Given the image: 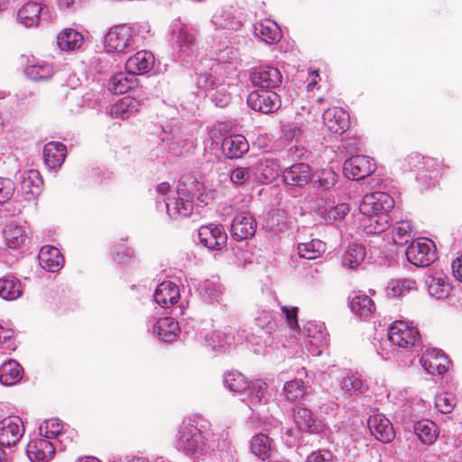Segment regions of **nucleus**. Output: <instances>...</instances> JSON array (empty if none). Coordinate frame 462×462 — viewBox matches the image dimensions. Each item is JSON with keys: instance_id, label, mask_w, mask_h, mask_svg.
<instances>
[{"instance_id": "a211bd4d", "label": "nucleus", "mask_w": 462, "mask_h": 462, "mask_svg": "<svg viewBox=\"0 0 462 462\" xmlns=\"http://www.w3.org/2000/svg\"><path fill=\"white\" fill-rule=\"evenodd\" d=\"M154 65V57L152 52L141 51L130 57L125 62V69L134 77L149 72Z\"/></svg>"}, {"instance_id": "1a4fd4ad", "label": "nucleus", "mask_w": 462, "mask_h": 462, "mask_svg": "<svg viewBox=\"0 0 462 462\" xmlns=\"http://www.w3.org/2000/svg\"><path fill=\"white\" fill-rule=\"evenodd\" d=\"M131 28L126 25H116L106 35L105 44L107 51L125 52L132 45Z\"/></svg>"}, {"instance_id": "052dcab7", "label": "nucleus", "mask_w": 462, "mask_h": 462, "mask_svg": "<svg viewBox=\"0 0 462 462\" xmlns=\"http://www.w3.org/2000/svg\"><path fill=\"white\" fill-rule=\"evenodd\" d=\"M0 345L4 350L14 351L16 348L15 338L12 331H5L1 335Z\"/></svg>"}, {"instance_id": "393cba45", "label": "nucleus", "mask_w": 462, "mask_h": 462, "mask_svg": "<svg viewBox=\"0 0 462 462\" xmlns=\"http://www.w3.org/2000/svg\"><path fill=\"white\" fill-rule=\"evenodd\" d=\"M23 376V368L15 360L10 359L0 365V382L6 386L14 385Z\"/></svg>"}, {"instance_id": "bb28decb", "label": "nucleus", "mask_w": 462, "mask_h": 462, "mask_svg": "<svg viewBox=\"0 0 462 462\" xmlns=\"http://www.w3.org/2000/svg\"><path fill=\"white\" fill-rule=\"evenodd\" d=\"M425 283L428 287L429 293L437 299L445 298L449 294L450 285L447 276L442 273L427 276Z\"/></svg>"}, {"instance_id": "7c9ffc66", "label": "nucleus", "mask_w": 462, "mask_h": 462, "mask_svg": "<svg viewBox=\"0 0 462 462\" xmlns=\"http://www.w3.org/2000/svg\"><path fill=\"white\" fill-rule=\"evenodd\" d=\"M413 430L421 443L425 445L433 444L439 434L437 425L429 420L417 421L414 424Z\"/></svg>"}, {"instance_id": "412c9836", "label": "nucleus", "mask_w": 462, "mask_h": 462, "mask_svg": "<svg viewBox=\"0 0 462 462\" xmlns=\"http://www.w3.org/2000/svg\"><path fill=\"white\" fill-rule=\"evenodd\" d=\"M252 81L254 86L262 88H275L282 84V76L278 69L264 67L253 73Z\"/></svg>"}, {"instance_id": "f704fd0d", "label": "nucleus", "mask_w": 462, "mask_h": 462, "mask_svg": "<svg viewBox=\"0 0 462 462\" xmlns=\"http://www.w3.org/2000/svg\"><path fill=\"white\" fill-rule=\"evenodd\" d=\"M248 402L252 408L265 404L268 401V386L262 380H256L250 384Z\"/></svg>"}, {"instance_id": "0e129e2a", "label": "nucleus", "mask_w": 462, "mask_h": 462, "mask_svg": "<svg viewBox=\"0 0 462 462\" xmlns=\"http://www.w3.org/2000/svg\"><path fill=\"white\" fill-rule=\"evenodd\" d=\"M348 212V207L346 204H339L330 210V214L332 215L334 219L342 218Z\"/></svg>"}, {"instance_id": "ddd939ff", "label": "nucleus", "mask_w": 462, "mask_h": 462, "mask_svg": "<svg viewBox=\"0 0 462 462\" xmlns=\"http://www.w3.org/2000/svg\"><path fill=\"white\" fill-rule=\"evenodd\" d=\"M294 420L299 429L312 434L323 432L325 425L314 413L306 407H298L294 411Z\"/></svg>"}, {"instance_id": "0eeeda50", "label": "nucleus", "mask_w": 462, "mask_h": 462, "mask_svg": "<svg viewBox=\"0 0 462 462\" xmlns=\"http://www.w3.org/2000/svg\"><path fill=\"white\" fill-rule=\"evenodd\" d=\"M179 442L180 447L191 455H201L209 448L202 432L195 427L186 426L183 428L180 431Z\"/></svg>"}, {"instance_id": "37998d69", "label": "nucleus", "mask_w": 462, "mask_h": 462, "mask_svg": "<svg viewBox=\"0 0 462 462\" xmlns=\"http://www.w3.org/2000/svg\"><path fill=\"white\" fill-rule=\"evenodd\" d=\"M283 394L289 402L301 400L307 394V386L302 380L293 379L284 383Z\"/></svg>"}, {"instance_id": "c03bdc74", "label": "nucleus", "mask_w": 462, "mask_h": 462, "mask_svg": "<svg viewBox=\"0 0 462 462\" xmlns=\"http://www.w3.org/2000/svg\"><path fill=\"white\" fill-rule=\"evenodd\" d=\"M25 74L33 81H47L55 75L53 67L48 64H32L26 67Z\"/></svg>"}, {"instance_id": "4468645a", "label": "nucleus", "mask_w": 462, "mask_h": 462, "mask_svg": "<svg viewBox=\"0 0 462 462\" xmlns=\"http://www.w3.org/2000/svg\"><path fill=\"white\" fill-rule=\"evenodd\" d=\"M311 168L308 163L296 162L282 171V179L288 185L301 187L311 180Z\"/></svg>"}, {"instance_id": "72a5a7b5", "label": "nucleus", "mask_w": 462, "mask_h": 462, "mask_svg": "<svg viewBox=\"0 0 462 462\" xmlns=\"http://www.w3.org/2000/svg\"><path fill=\"white\" fill-rule=\"evenodd\" d=\"M139 103L131 97L118 100L111 108V115L122 119H128L138 111Z\"/></svg>"}, {"instance_id": "774afa93", "label": "nucleus", "mask_w": 462, "mask_h": 462, "mask_svg": "<svg viewBox=\"0 0 462 462\" xmlns=\"http://www.w3.org/2000/svg\"><path fill=\"white\" fill-rule=\"evenodd\" d=\"M128 462H149V460L146 459L145 457H134L131 460H129Z\"/></svg>"}, {"instance_id": "864d4df0", "label": "nucleus", "mask_w": 462, "mask_h": 462, "mask_svg": "<svg viewBox=\"0 0 462 462\" xmlns=\"http://www.w3.org/2000/svg\"><path fill=\"white\" fill-rule=\"evenodd\" d=\"M456 405L455 397L447 393H440L435 398V407L444 414L450 413Z\"/></svg>"}, {"instance_id": "bf43d9fd", "label": "nucleus", "mask_w": 462, "mask_h": 462, "mask_svg": "<svg viewBox=\"0 0 462 462\" xmlns=\"http://www.w3.org/2000/svg\"><path fill=\"white\" fill-rule=\"evenodd\" d=\"M14 189V183L9 179L0 178V204L11 199Z\"/></svg>"}, {"instance_id": "3c124183", "label": "nucleus", "mask_w": 462, "mask_h": 462, "mask_svg": "<svg viewBox=\"0 0 462 462\" xmlns=\"http://www.w3.org/2000/svg\"><path fill=\"white\" fill-rule=\"evenodd\" d=\"M369 222L365 226L367 233L380 234L386 230L388 227V215L387 213L374 215V217H366Z\"/></svg>"}, {"instance_id": "c756f323", "label": "nucleus", "mask_w": 462, "mask_h": 462, "mask_svg": "<svg viewBox=\"0 0 462 462\" xmlns=\"http://www.w3.org/2000/svg\"><path fill=\"white\" fill-rule=\"evenodd\" d=\"M42 178L37 170L31 169L22 176L21 189L27 194L32 196L39 195L42 192Z\"/></svg>"}, {"instance_id": "58836bf2", "label": "nucleus", "mask_w": 462, "mask_h": 462, "mask_svg": "<svg viewBox=\"0 0 462 462\" xmlns=\"http://www.w3.org/2000/svg\"><path fill=\"white\" fill-rule=\"evenodd\" d=\"M82 41V35L73 29H65L57 37L58 46L62 51L75 50L80 47Z\"/></svg>"}, {"instance_id": "6e6552de", "label": "nucleus", "mask_w": 462, "mask_h": 462, "mask_svg": "<svg viewBox=\"0 0 462 462\" xmlns=\"http://www.w3.org/2000/svg\"><path fill=\"white\" fill-rule=\"evenodd\" d=\"M343 171L347 178L359 180L371 175L375 171V165L370 157L356 155L344 162Z\"/></svg>"}, {"instance_id": "09e8293b", "label": "nucleus", "mask_w": 462, "mask_h": 462, "mask_svg": "<svg viewBox=\"0 0 462 462\" xmlns=\"http://www.w3.org/2000/svg\"><path fill=\"white\" fill-rule=\"evenodd\" d=\"M5 244L10 248L19 247L24 241L23 229L14 224H10L4 230Z\"/></svg>"}, {"instance_id": "f257e3e1", "label": "nucleus", "mask_w": 462, "mask_h": 462, "mask_svg": "<svg viewBox=\"0 0 462 462\" xmlns=\"http://www.w3.org/2000/svg\"><path fill=\"white\" fill-rule=\"evenodd\" d=\"M407 260L417 267L430 265L436 259L435 246L430 240L412 241L406 250Z\"/></svg>"}, {"instance_id": "4d7b16f0", "label": "nucleus", "mask_w": 462, "mask_h": 462, "mask_svg": "<svg viewBox=\"0 0 462 462\" xmlns=\"http://www.w3.org/2000/svg\"><path fill=\"white\" fill-rule=\"evenodd\" d=\"M178 42L181 51L192 50L196 43L195 34L187 29L181 28L178 35Z\"/></svg>"}, {"instance_id": "a19ab883", "label": "nucleus", "mask_w": 462, "mask_h": 462, "mask_svg": "<svg viewBox=\"0 0 462 462\" xmlns=\"http://www.w3.org/2000/svg\"><path fill=\"white\" fill-rule=\"evenodd\" d=\"M250 448L257 457L266 460L271 456L272 442L267 435L260 433L252 438Z\"/></svg>"}, {"instance_id": "49530a36", "label": "nucleus", "mask_w": 462, "mask_h": 462, "mask_svg": "<svg viewBox=\"0 0 462 462\" xmlns=\"http://www.w3.org/2000/svg\"><path fill=\"white\" fill-rule=\"evenodd\" d=\"M225 383L230 391L242 393L250 388V383L244 374L237 371L228 372L225 375Z\"/></svg>"}, {"instance_id": "680f3d73", "label": "nucleus", "mask_w": 462, "mask_h": 462, "mask_svg": "<svg viewBox=\"0 0 462 462\" xmlns=\"http://www.w3.org/2000/svg\"><path fill=\"white\" fill-rule=\"evenodd\" d=\"M307 462H333V457L328 450H319L312 452Z\"/></svg>"}, {"instance_id": "c85d7f7f", "label": "nucleus", "mask_w": 462, "mask_h": 462, "mask_svg": "<svg viewBox=\"0 0 462 462\" xmlns=\"http://www.w3.org/2000/svg\"><path fill=\"white\" fill-rule=\"evenodd\" d=\"M40 434L46 439H58L60 443L69 439L68 430H64L62 423L58 419H50L44 421L40 426Z\"/></svg>"}, {"instance_id": "9d476101", "label": "nucleus", "mask_w": 462, "mask_h": 462, "mask_svg": "<svg viewBox=\"0 0 462 462\" xmlns=\"http://www.w3.org/2000/svg\"><path fill=\"white\" fill-rule=\"evenodd\" d=\"M323 124L332 134H342L350 126L349 115L341 107L328 108L323 113Z\"/></svg>"}, {"instance_id": "a18cd8bd", "label": "nucleus", "mask_w": 462, "mask_h": 462, "mask_svg": "<svg viewBox=\"0 0 462 462\" xmlns=\"http://www.w3.org/2000/svg\"><path fill=\"white\" fill-rule=\"evenodd\" d=\"M256 173L265 182H272L278 176L277 164L268 158H262L255 166Z\"/></svg>"}, {"instance_id": "b1692460", "label": "nucleus", "mask_w": 462, "mask_h": 462, "mask_svg": "<svg viewBox=\"0 0 462 462\" xmlns=\"http://www.w3.org/2000/svg\"><path fill=\"white\" fill-rule=\"evenodd\" d=\"M180 332L178 322L171 317L159 319L153 328V333H156L159 338L165 342L174 341Z\"/></svg>"}, {"instance_id": "338daca9", "label": "nucleus", "mask_w": 462, "mask_h": 462, "mask_svg": "<svg viewBox=\"0 0 462 462\" xmlns=\"http://www.w3.org/2000/svg\"><path fill=\"white\" fill-rule=\"evenodd\" d=\"M156 189H157L158 193H160L162 195H166L171 191V184L168 182H162L157 185Z\"/></svg>"}, {"instance_id": "6ab92c4d", "label": "nucleus", "mask_w": 462, "mask_h": 462, "mask_svg": "<svg viewBox=\"0 0 462 462\" xmlns=\"http://www.w3.org/2000/svg\"><path fill=\"white\" fill-rule=\"evenodd\" d=\"M180 289L172 282L165 281L160 283L154 291V300L162 308L168 309L180 300Z\"/></svg>"}, {"instance_id": "8fccbe9b", "label": "nucleus", "mask_w": 462, "mask_h": 462, "mask_svg": "<svg viewBox=\"0 0 462 462\" xmlns=\"http://www.w3.org/2000/svg\"><path fill=\"white\" fill-rule=\"evenodd\" d=\"M416 289V282L411 279L393 280L388 285L389 294L393 297H402Z\"/></svg>"}, {"instance_id": "5fc2aeb1", "label": "nucleus", "mask_w": 462, "mask_h": 462, "mask_svg": "<svg viewBox=\"0 0 462 462\" xmlns=\"http://www.w3.org/2000/svg\"><path fill=\"white\" fill-rule=\"evenodd\" d=\"M111 254L113 259L118 263H128L129 260L134 257L133 250L122 243L115 245L112 248Z\"/></svg>"}, {"instance_id": "4be33fe9", "label": "nucleus", "mask_w": 462, "mask_h": 462, "mask_svg": "<svg viewBox=\"0 0 462 462\" xmlns=\"http://www.w3.org/2000/svg\"><path fill=\"white\" fill-rule=\"evenodd\" d=\"M222 149L227 158L238 159L248 152L249 144L244 135L236 134L224 139Z\"/></svg>"}, {"instance_id": "20e7f679", "label": "nucleus", "mask_w": 462, "mask_h": 462, "mask_svg": "<svg viewBox=\"0 0 462 462\" xmlns=\"http://www.w3.org/2000/svg\"><path fill=\"white\" fill-rule=\"evenodd\" d=\"M24 434V425L18 416H8L0 420V445L15 446Z\"/></svg>"}, {"instance_id": "c9c22d12", "label": "nucleus", "mask_w": 462, "mask_h": 462, "mask_svg": "<svg viewBox=\"0 0 462 462\" xmlns=\"http://www.w3.org/2000/svg\"><path fill=\"white\" fill-rule=\"evenodd\" d=\"M326 244L319 239H311L298 245V253L301 258L314 260L320 257L326 251Z\"/></svg>"}, {"instance_id": "f3484780", "label": "nucleus", "mask_w": 462, "mask_h": 462, "mask_svg": "<svg viewBox=\"0 0 462 462\" xmlns=\"http://www.w3.org/2000/svg\"><path fill=\"white\" fill-rule=\"evenodd\" d=\"M204 185L193 173H186L179 180L177 193L182 200H192L202 195Z\"/></svg>"}, {"instance_id": "9b49d317", "label": "nucleus", "mask_w": 462, "mask_h": 462, "mask_svg": "<svg viewBox=\"0 0 462 462\" xmlns=\"http://www.w3.org/2000/svg\"><path fill=\"white\" fill-rule=\"evenodd\" d=\"M424 370L431 374H443L448 366V356L437 349H426L420 358Z\"/></svg>"}, {"instance_id": "2f4dec72", "label": "nucleus", "mask_w": 462, "mask_h": 462, "mask_svg": "<svg viewBox=\"0 0 462 462\" xmlns=\"http://www.w3.org/2000/svg\"><path fill=\"white\" fill-rule=\"evenodd\" d=\"M136 80L132 74L118 72L110 79L108 89L116 95H122L134 88Z\"/></svg>"}, {"instance_id": "473e14b6", "label": "nucleus", "mask_w": 462, "mask_h": 462, "mask_svg": "<svg viewBox=\"0 0 462 462\" xmlns=\"http://www.w3.org/2000/svg\"><path fill=\"white\" fill-rule=\"evenodd\" d=\"M351 310L359 317L367 318L375 310L373 300L361 292L356 293L350 300Z\"/></svg>"}, {"instance_id": "4c0bfd02", "label": "nucleus", "mask_w": 462, "mask_h": 462, "mask_svg": "<svg viewBox=\"0 0 462 462\" xmlns=\"http://www.w3.org/2000/svg\"><path fill=\"white\" fill-rule=\"evenodd\" d=\"M365 258V249L362 245H349L343 257V264L352 270L357 269Z\"/></svg>"}, {"instance_id": "aec40b11", "label": "nucleus", "mask_w": 462, "mask_h": 462, "mask_svg": "<svg viewBox=\"0 0 462 462\" xmlns=\"http://www.w3.org/2000/svg\"><path fill=\"white\" fill-rule=\"evenodd\" d=\"M40 265L48 272H58L64 264V258L60 250L53 245H44L39 252Z\"/></svg>"}, {"instance_id": "423d86ee", "label": "nucleus", "mask_w": 462, "mask_h": 462, "mask_svg": "<svg viewBox=\"0 0 462 462\" xmlns=\"http://www.w3.org/2000/svg\"><path fill=\"white\" fill-rule=\"evenodd\" d=\"M200 243L209 250L221 251L226 246L227 235L221 225L208 224L199 229Z\"/></svg>"}, {"instance_id": "ea45409f", "label": "nucleus", "mask_w": 462, "mask_h": 462, "mask_svg": "<svg viewBox=\"0 0 462 462\" xmlns=\"http://www.w3.org/2000/svg\"><path fill=\"white\" fill-rule=\"evenodd\" d=\"M42 7L35 2H27L18 12L21 22L27 27L33 26L38 23Z\"/></svg>"}, {"instance_id": "79ce46f5", "label": "nucleus", "mask_w": 462, "mask_h": 462, "mask_svg": "<svg viewBox=\"0 0 462 462\" xmlns=\"http://www.w3.org/2000/svg\"><path fill=\"white\" fill-rule=\"evenodd\" d=\"M393 240L394 244L399 245H405L412 241L413 226L410 221L397 222L392 231Z\"/></svg>"}, {"instance_id": "5701e85b", "label": "nucleus", "mask_w": 462, "mask_h": 462, "mask_svg": "<svg viewBox=\"0 0 462 462\" xmlns=\"http://www.w3.org/2000/svg\"><path fill=\"white\" fill-rule=\"evenodd\" d=\"M66 146L60 142H50L43 147L42 156L45 164L53 169L60 166L66 158Z\"/></svg>"}, {"instance_id": "a878e982", "label": "nucleus", "mask_w": 462, "mask_h": 462, "mask_svg": "<svg viewBox=\"0 0 462 462\" xmlns=\"http://www.w3.org/2000/svg\"><path fill=\"white\" fill-rule=\"evenodd\" d=\"M23 294V287L19 279L7 275L0 278V297L5 300H15Z\"/></svg>"}, {"instance_id": "7ed1b4c3", "label": "nucleus", "mask_w": 462, "mask_h": 462, "mask_svg": "<svg viewBox=\"0 0 462 462\" xmlns=\"http://www.w3.org/2000/svg\"><path fill=\"white\" fill-rule=\"evenodd\" d=\"M393 206V200L385 192H373L363 197L359 211L365 217L387 213Z\"/></svg>"}, {"instance_id": "39448f33", "label": "nucleus", "mask_w": 462, "mask_h": 462, "mask_svg": "<svg viewBox=\"0 0 462 462\" xmlns=\"http://www.w3.org/2000/svg\"><path fill=\"white\" fill-rule=\"evenodd\" d=\"M247 104L254 111L270 114L280 108L281 98L275 92L256 90L248 95Z\"/></svg>"}, {"instance_id": "f03ea898", "label": "nucleus", "mask_w": 462, "mask_h": 462, "mask_svg": "<svg viewBox=\"0 0 462 462\" xmlns=\"http://www.w3.org/2000/svg\"><path fill=\"white\" fill-rule=\"evenodd\" d=\"M419 337L417 328L402 320L394 321L388 331V339L392 345L408 350L414 346Z\"/></svg>"}, {"instance_id": "69168bd1", "label": "nucleus", "mask_w": 462, "mask_h": 462, "mask_svg": "<svg viewBox=\"0 0 462 462\" xmlns=\"http://www.w3.org/2000/svg\"><path fill=\"white\" fill-rule=\"evenodd\" d=\"M452 268L458 280L462 282V255L453 262Z\"/></svg>"}, {"instance_id": "e433bc0d", "label": "nucleus", "mask_w": 462, "mask_h": 462, "mask_svg": "<svg viewBox=\"0 0 462 462\" xmlns=\"http://www.w3.org/2000/svg\"><path fill=\"white\" fill-rule=\"evenodd\" d=\"M314 187L319 190H329L338 181V174L332 168H325L314 174Z\"/></svg>"}, {"instance_id": "f8f14e48", "label": "nucleus", "mask_w": 462, "mask_h": 462, "mask_svg": "<svg viewBox=\"0 0 462 462\" xmlns=\"http://www.w3.org/2000/svg\"><path fill=\"white\" fill-rule=\"evenodd\" d=\"M367 424L371 434L381 442L390 443L395 438L392 422L383 414L370 416Z\"/></svg>"}, {"instance_id": "e2e57ef3", "label": "nucleus", "mask_w": 462, "mask_h": 462, "mask_svg": "<svg viewBox=\"0 0 462 462\" xmlns=\"http://www.w3.org/2000/svg\"><path fill=\"white\" fill-rule=\"evenodd\" d=\"M420 164V155L418 153H411L408 155L402 162V168H410L411 170L418 168Z\"/></svg>"}, {"instance_id": "603ef678", "label": "nucleus", "mask_w": 462, "mask_h": 462, "mask_svg": "<svg viewBox=\"0 0 462 462\" xmlns=\"http://www.w3.org/2000/svg\"><path fill=\"white\" fill-rule=\"evenodd\" d=\"M192 200H182L180 197L172 202H166L167 211L180 217H187L192 208Z\"/></svg>"}, {"instance_id": "13d9d810", "label": "nucleus", "mask_w": 462, "mask_h": 462, "mask_svg": "<svg viewBox=\"0 0 462 462\" xmlns=\"http://www.w3.org/2000/svg\"><path fill=\"white\" fill-rule=\"evenodd\" d=\"M282 311L284 314L285 321L288 325V327L293 330L296 331L299 328V322H298V307H289V306H282Z\"/></svg>"}, {"instance_id": "6e6d98bb", "label": "nucleus", "mask_w": 462, "mask_h": 462, "mask_svg": "<svg viewBox=\"0 0 462 462\" xmlns=\"http://www.w3.org/2000/svg\"><path fill=\"white\" fill-rule=\"evenodd\" d=\"M251 167H237L230 173V180L236 186L245 185L251 178Z\"/></svg>"}, {"instance_id": "dca6fc26", "label": "nucleus", "mask_w": 462, "mask_h": 462, "mask_svg": "<svg viewBox=\"0 0 462 462\" xmlns=\"http://www.w3.org/2000/svg\"><path fill=\"white\" fill-rule=\"evenodd\" d=\"M26 452L32 462H49L55 454V447L49 439H38L28 443Z\"/></svg>"}, {"instance_id": "2eb2a0df", "label": "nucleus", "mask_w": 462, "mask_h": 462, "mask_svg": "<svg viewBox=\"0 0 462 462\" xmlns=\"http://www.w3.org/2000/svg\"><path fill=\"white\" fill-rule=\"evenodd\" d=\"M255 230L256 223L249 213H240L233 219L231 234L237 241L253 237L255 234Z\"/></svg>"}, {"instance_id": "cd10ccee", "label": "nucleus", "mask_w": 462, "mask_h": 462, "mask_svg": "<svg viewBox=\"0 0 462 462\" xmlns=\"http://www.w3.org/2000/svg\"><path fill=\"white\" fill-rule=\"evenodd\" d=\"M254 32L268 44L277 42L282 37L278 24L271 20L257 23L254 26Z\"/></svg>"}, {"instance_id": "de8ad7c7", "label": "nucleus", "mask_w": 462, "mask_h": 462, "mask_svg": "<svg viewBox=\"0 0 462 462\" xmlns=\"http://www.w3.org/2000/svg\"><path fill=\"white\" fill-rule=\"evenodd\" d=\"M341 389L347 396L363 393L365 386L363 380L356 374H347L342 378Z\"/></svg>"}]
</instances>
